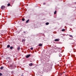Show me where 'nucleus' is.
Returning a JSON list of instances; mask_svg holds the SVG:
<instances>
[{"label":"nucleus","instance_id":"1","mask_svg":"<svg viewBox=\"0 0 76 76\" xmlns=\"http://www.w3.org/2000/svg\"><path fill=\"white\" fill-rule=\"evenodd\" d=\"M1 9H5V6L3 5L1 6Z\"/></svg>","mask_w":76,"mask_h":76},{"label":"nucleus","instance_id":"2","mask_svg":"<svg viewBox=\"0 0 76 76\" xmlns=\"http://www.w3.org/2000/svg\"><path fill=\"white\" fill-rule=\"evenodd\" d=\"M30 56H31V55H28L26 56V58H28V57H29Z\"/></svg>","mask_w":76,"mask_h":76},{"label":"nucleus","instance_id":"3","mask_svg":"<svg viewBox=\"0 0 76 76\" xmlns=\"http://www.w3.org/2000/svg\"><path fill=\"white\" fill-rule=\"evenodd\" d=\"M55 41H60V39H56L54 40Z\"/></svg>","mask_w":76,"mask_h":76},{"label":"nucleus","instance_id":"4","mask_svg":"<svg viewBox=\"0 0 76 76\" xmlns=\"http://www.w3.org/2000/svg\"><path fill=\"white\" fill-rule=\"evenodd\" d=\"M32 65H33V64H32V63H31L29 64V65L30 66H32Z\"/></svg>","mask_w":76,"mask_h":76},{"label":"nucleus","instance_id":"5","mask_svg":"<svg viewBox=\"0 0 76 76\" xmlns=\"http://www.w3.org/2000/svg\"><path fill=\"white\" fill-rule=\"evenodd\" d=\"M25 42V39H23L22 40V42Z\"/></svg>","mask_w":76,"mask_h":76},{"label":"nucleus","instance_id":"6","mask_svg":"<svg viewBox=\"0 0 76 76\" xmlns=\"http://www.w3.org/2000/svg\"><path fill=\"white\" fill-rule=\"evenodd\" d=\"M10 47V45H7V48H9Z\"/></svg>","mask_w":76,"mask_h":76},{"label":"nucleus","instance_id":"7","mask_svg":"<svg viewBox=\"0 0 76 76\" xmlns=\"http://www.w3.org/2000/svg\"><path fill=\"white\" fill-rule=\"evenodd\" d=\"M45 24L46 25H49V23L48 22L46 23Z\"/></svg>","mask_w":76,"mask_h":76},{"label":"nucleus","instance_id":"8","mask_svg":"<svg viewBox=\"0 0 76 76\" xmlns=\"http://www.w3.org/2000/svg\"><path fill=\"white\" fill-rule=\"evenodd\" d=\"M17 49H18V50H20V47H18L17 48Z\"/></svg>","mask_w":76,"mask_h":76},{"label":"nucleus","instance_id":"9","mask_svg":"<svg viewBox=\"0 0 76 76\" xmlns=\"http://www.w3.org/2000/svg\"><path fill=\"white\" fill-rule=\"evenodd\" d=\"M61 31L62 32H64V31H65V29H62L61 30Z\"/></svg>","mask_w":76,"mask_h":76},{"label":"nucleus","instance_id":"10","mask_svg":"<svg viewBox=\"0 0 76 76\" xmlns=\"http://www.w3.org/2000/svg\"><path fill=\"white\" fill-rule=\"evenodd\" d=\"M29 21V19H28L26 21V23H28Z\"/></svg>","mask_w":76,"mask_h":76},{"label":"nucleus","instance_id":"11","mask_svg":"<svg viewBox=\"0 0 76 76\" xmlns=\"http://www.w3.org/2000/svg\"><path fill=\"white\" fill-rule=\"evenodd\" d=\"M56 13H57V11H55L54 12V14H55V15H56Z\"/></svg>","mask_w":76,"mask_h":76},{"label":"nucleus","instance_id":"12","mask_svg":"<svg viewBox=\"0 0 76 76\" xmlns=\"http://www.w3.org/2000/svg\"><path fill=\"white\" fill-rule=\"evenodd\" d=\"M13 48V47L12 46H11V47H10V48L11 50H12V49Z\"/></svg>","mask_w":76,"mask_h":76},{"label":"nucleus","instance_id":"13","mask_svg":"<svg viewBox=\"0 0 76 76\" xmlns=\"http://www.w3.org/2000/svg\"><path fill=\"white\" fill-rule=\"evenodd\" d=\"M42 45L41 44L39 45V46H40V47L42 46Z\"/></svg>","mask_w":76,"mask_h":76},{"label":"nucleus","instance_id":"14","mask_svg":"<svg viewBox=\"0 0 76 76\" xmlns=\"http://www.w3.org/2000/svg\"><path fill=\"white\" fill-rule=\"evenodd\" d=\"M3 69V66H2L0 68L1 70H2V69Z\"/></svg>","mask_w":76,"mask_h":76},{"label":"nucleus","instance_id":"15","mask_svg":"<svg viewBox=\"0 0 76 76\" xmlns=\"http://www.w3.org/2000/svg\"><path fill=\"white\" fill-rule=\"evenodd\" d=\"M70 37H71V38H73V36L72 35H69Z\"/></svg>","mask_w":76,"mask_h":76},{"label":"nucleus","instance_id":"16","mask_svg":"<svg viewBox=\"0 0 76 76\" xmlns=\"http://www.w3.org/2000/svg\"><path fill=\"white\" fill-rule=\"evenodd\" d=\"M7 6H10V4H7Z\"/></svg>","mask_w":76,"mask_h":76},{"label":"nucleus","instance_id":"17","mask_svg":"<svg viewBox=\"0 0 76 76\" xmlns=\"http://www.w3.org/2000/svg\"><path fill=\"white\" fill-rule=\"evenodd\" d=\"M22 20H23V21H24L25 20V18H23L22 19Z\"/></svg>","mask_w":76,"mask_h":76},{"label":"nucleus","instance_id":"18","mask_svg":"<svg viewBox=\"0 0 76 76\" xmlns=\"http://www.w3.org/2000/svg\"><path fill=\"white\" fill-rule=\"evenodd\" d=\"M30 49H31V50H33V49H34V48H33L31 47V48Z\"/></svg>","mask_w":76,"mask_h":76},{"label":"nucleus","instance_id":"19","mask_svg":"<svg viewBox=\"0 0 76 76\" xmlns=\"http://www.w3.org/2000/svg\"><path fill=\"white\" fill-rule=\"evenodd\" d=\"M7 58H8V59H10V57H8Z\"/></svg>","mask_w":76,"mask_h":76},{"label":"nucleus","instance_id":"20","mask_svg":"<svg viewBox=\"0 0 76 76\" xmlns=\"http://www.w3.org/2000/svg\"><path fill=\"white\" fill-rule=\"evenodd\" d=\"M2 73H0V76H2Z\"/></svg>","mask_w":76,"mask_h":76},{"label":"nucleus","instance_id":"21","mask_svg":"<svg viewBox=\"0 0 76 76\" xmlns=\"http://www.w3.org/2000/svg\"><path fill=\"white\" fill-rule=\"evenodd\" d=\"M45 3H43V5H45Z\"/></svg>","mask_w":76,"mask_h":76},{"label":"nucleus","instance_id":"22","mask_svg":"<svg viewBox=\"0 0 76 76\" xmlns=\"http://www.w3.org/2000/svg\"><path fill=\"white\" fill-rule=\"evenodd\" d=\"M23 32H24V33H26V32H25V31H23Z\"/></svg>","mask_w":76,"mask_h":76},{"label":"nucleus","instance_id":"23","mask_svg":"<svg viewBox=\"0 0 76 76\" xmlns=\"http://www.w3.org/2000/svg\"><path fill=\"white\" fill-rule=\"evenodd\" d=\"M74 3H75V4H76V2H75Z\"/></svg>","mask_w":76,"mask_h":76},{"label":"nucleus","instance_id":"24","mask_svg":"<svg viewBox=\"0 0 76 76\" xmlns=\"http://www.w3.org/2000/svg\"><path fill=\"white\" fill-rule=\"evenodd\" d=\"M64 73H65V72H63Z\"/></svg>","mask_w":76,"mask_h":76},{"label":"nucleus","instance_id":"25","mask_svg":"<svg viewBox=\"0 0 76 76\" xmlns=\"http://www.w3.org/2000/svg\"><path fill=\"white\" fill-rule=\"evenodd\" d=\"M59 57H60V56L59 55Z\"/></svg>","mask_w":76,"mask_h":76}]
</instances>
